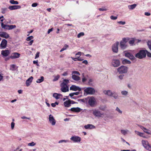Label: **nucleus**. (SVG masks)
Here are the masks:
<instances>
[{"instance_id":"cd10ccee","label":"nucleus","mask_w":151,"mask_h":151,"mask_svg":"<svg viewBox=\"0 0 151 151\" xmlns=\"http://www.w3.org/2000/svg\"><path fill=\"white\" fill-rule=\"evenodd\" d=\"M71 103V101H66L64 102V105L65 107H68L70 106Z\"/></svg>"},{"instance_id":"f704fd0d","label":"nucleus","mask_w":151,"mask_h":151,"mask_svg":"<svg viewBox=\"0 0 151 151\" xmlns=\"http://www.w3.org/2000/svg\"><path fill=\"white\" fill-rule=\"evenodd\" d=\"M121 132L122 134L125 135L127 133L129 132V130H121Z\"/></svg>"},{"instance_id":"f257e3e1","label":"nucleus","mask_w":151,"mask_h":151,"mask_svg":"<svg viewBox=\"0 0 151 151\" xmlns=\"http://www.w3.org/2000/svg\"><path fill=\"white\" fill-rule=\"evenodd\" d=\"M146 50H140L138 52L135 54V57L139 59H142L146 57Z\"/></svg>"},{"instance_id":"a211bd4d","label":"nucleus","mask_w":151,"mask_h":151,"mask_svg":"<svg viewBox=\"0 0 151 151\" xmlns=\"http://www.w3.org/2000/svg\"><path fill=\"white\" fill-rule=\"evenodd\" d=\"M61 86L62 87L61 88V90L62 92H65L68 91V87L67 85H61Z\"/></svg>"},{"instance_id":"f03ea898","label":"nucleus","mask_w":151,"mask_h":151,"mask_svg":"<svg viewBox=\"0 0 151 151\" xmlns=\"http://www.w3.org/2000/svg\"><path fill=\"white\" fill-rule=\"evenodd\" d=\"M103 93L104 94L109 96H112L115 99H117L118 96L117 94L114 93L112 91L110 90H105L103 91Z\"/></svg>"},{"instance_id":"393cba45","label":"nucleus","mask_w":151,"mask_h":151,"mask_svg":"<svg viewBox=\"0 0 151 151\" xmlns=\"http://www.w3.org/2000/svg\"><path fill=\"white\" fill-rule=\"evenodd\" d=\"M81 110V109L79 107L72 108L70 109L71 111L76 112H80Z\"/></svg>"},{"instance_id":"72a5a7b5","label":"nucleus","mask_w":151,"mask_h":151,"mask_svg":"<svg viewBox=\"0 0 151 151\" xmlns=\"http://www.w3.org/2000/svg\"><path fill=\"white\" fill-rule=\"evenodd\" d=\"M68 45H67L65 44L63 47L60 50V52H62L64 50H66L67 48L68 47Z\"/></svg>"},{"instance_id":"dca6fc26","label":"nucleus","mask_w":151,"mask_h":151,"mask_svg":"<svg viewBox=\"0 0 151 151\" xmlns=\"http://www.w3.org/2000/svg\"><path fill=\"white\" fill-rule=\"evenodd\" d=\"M0 36L6 39L8 38L9 37V35L7 33L5 32H0Z\"/></svg>"},{"instance_id":"9b49d317","label":"nucleus","mask_w":151,"mask_h":151,"mask_svg":"<svg viewBox=\"0 0 151 151\" xmlns=\"http://www.w3.org/2000/svg\"><path fill=\"white\" fill-rule=\"evenodd\" d=\"M48 119L50 123L52 126H54L55 125L56 123V120L52 115L50 114L49 115Z\"/></svg>"},{"instance_id":"69168bd1","label":"nucleus","mask_w":151,"mask_h":151,"mask_svg":"<svg viewBox=\"0 0 151 151\" xmlns=\"http://www.w3.org/2000/svg\"><path fill=\"white\" fill-rule=\"evenodd\" d=\"M52 30H53V28H51L50 29H49L48 31H47L48 34H49L52 31Z\"/></svg>"},{"instance_id":"4468645a","label":"nucleus","mask_w":151,"mask_h":151,"mask_svg":"<svg viewBox=\"0 0 151 151\" xmlns=\"http://www.w3.org/2000/svg\"><path fill=\"white\" fill-rule=\"evenodd\" d=\"M7 45V41L5 39H3L2 41L0 44V46L2 48H5Z\"/></svg>"},{"instance_id":"1a4fd4ad","label":"nucleus","mask_w":151,"mask_h":151,"mask_svg":"<svg viewBox=\"0 0 151 151\" xmlns=\"http://www.w3.org/2000/svg\"><path fill=\"white\" fill-rule=\"evenodd\" d=\"M88 103L90 106H94L96 103V100L94 97H91L89 98Z\"/></svg>"},{"instance_id":"052dcab7","label":"nucleus","mask_w":151,"mask_h":151,"mask_svg":"<svg viewBox=\"0 0 151 151\" xmlns=\"http://www.w3.org/2000/svg\"><path fill=\"white\" fill-rule=\"evenodd\" d=\"M82 63H83L85 64L86 65H87L88 63V62L86 60L83 61Z\"/></svg>"},{"instance_id":"58836bf2","label":"nucleus","mask_w":151,"mask_h":151,"mask_svg":"<svg viewBox=\"0 0 151 151\" xmlns=\"http://www.w3.org/2000/svg\"><path fill=\"white\" fill-rule=\"evenodd\" d=\"M59 78L60 76L58 75L57 76L55 77L54 79L53 80V81H57L58 79Z\"/></svg>"},{"instance_id":"c9c22d12","label":"nucleus","mask_w":151,"mask_h":151,"mask_svg":"<svg viewBox=\"0 0 151 151\" xmlns=\"http://www.w3.org/2000/svg\"><path fill=\"white\" fill-rule=\"evenodd\" d=\"M10 3L12 4H19L18 2L17 1H15L14 0H11L10 1Z\"/></svg>"},{"instance_id":"09e8293b","label":"nucleus","mask_w":151,"mask_h":151,"mask_svg":"<svg viewBox=\"0 0 151 151\" xmlns=\"http://www.w3.org/2000/svg\"><path fill=\"white\" fill-rule=\"evenodd\" d=\"M134 42V40H130L129 41V43L130 45H133Z\"/></svg>"},{"instance_id":"5fc2aeb1","label":"nucleus","mask_w":151,"mask_h":151,"mask_svg":"<svg viewBox=\"0 0 151 151\" xmlns=\"http://www.w3.org/2000/svg\"><path fill=\"white\" fill-rule=\"evenodd\" d=\"M117 23L119 24H121L122 25H124V24H125L126 23V22H123V21H122L118 22H117Z\"/></svg>"},{"instance_id":"0eeeda50","label":"nucleus","mask_w":151,"mask_h":151,"mask_svg":"<svg viewBox=\"0 0 151 151\" xmlns=\"http://www.w3.org/2000/svg\"><path fill=\"white\" fill-rule=\"evenodd\" d=\"M84 91L87 94L93 95L95 93V91L93 88L88 87L85 89Z\"/></svg>"},{"instance_id":"c03bdc74","label":"nucleus","mask_w":151,"mask_h":151,"mask_svg":"<svg viewBox=\"0 0 151 151\" xmlns=\"http://www.w3.org/2000/svg\"><path fill=\"white\" fill-rule=\"evenodd\" d=\"M68 142V141L67 140H62L59 141L58 142V143H63V142H64L65 143H66L67 142Z\"/></svg>"},{"instance_id":"bb28decb","label":"nucleus","mask_w":151,"mask_h":151,"mask_svg":"<svg viewBox=\"0 0 151 151\" xmlns=\"http://www.w3.org/2000/svg\"><path fill=\"white\" fill-rule=\"evenodd\" d=\"M122 63L123 64L126 65L127 64H130L131 63V62L126 59H124L122 60Z\"/></svg>"},{"instance_id":"4be33fe9","label":"nucleus","mask_w":151,"mask_h":151,"mask_svg":"<svg viewBox=\"0 0 151 151\" xmlns=\"http://www.w3.org/2000/svg\"><path fill=\"white\" fill-rule=\"evenodd\" d=\"M33 77L31 76L29 77L26 81V86H28L30 85L33 79Z\"/></svg>"},{"instance_id":"0e129e2a","label":"nucleus","mask_w":151,"mask_h":151,"mask_svg":"<svg viewBox=\"0 0 151 151\" xmlns=\"http://www.w3.org/2000/svg\"><path fill=\"white\" fill-rule=\"evenodd\" d=\"M73 93L74 95H78L80 93L79 92H76Z\"/></svg>"},{"instance_id":"bf43d9fd","label":"nucleus","mask_w":151,"mask_h":151,"mask_svg":"<svg viewBox=\"0 0 151 151\" xmlns=\"http://www.w3.org/2000/svg\"><path fill=\"white\" fill-rule=\"evenodd\" d=\"M21 118L23 119H30V118L27 117L25 116H23Z\"/></svg>"},{"instance_id":"864d4df0","label":"nucleus","mask_w":151,"mask_h":151,"mask_svg":"<svg viewBox=\"0 0 151 151\" xmlns=\"http://www.w3.org/2000/svg\"><path fill=\"white\" fill-rule=\"evenodd\" d=\"M124 76L123 75H120L118 76V77L120 79L122 80Z\"/></svg>"},{"instance_id":"c756f323","label":"nucleus","mask_w":151,"mask_h":151,"mask_svg":"<svg viewBox=\"0 0 151 151\" xmlns=\"http://www.w3.org/2000/svg\"><path fill=\"white\" fill-rule=\"evenodd\" d=\"M94 127L93 125L91 124H88L84 126V128L86 129H92Z\"/></svg>"},{"instance_id":"c85d7f7f","label":"nucleus","mask_w":151,"mask_h":151,"mask_svg":"<svg viewBox=\"0 0 151 151\" xmlns=\"http://www.w3.org/2000/svg\"><path fill=\"white\" fill-rule=\"evenodd\" d=\"M134 132L135 134L140 136V137H142L144 138L146 137L145 136H144V133H142L137 131H135Z\"/></svg>"},{"instance_id":"b1692460","label":"nucleus","mask_w":151,"mask_h":151,"mask_svg":"<svg viewBox=\"0 0 151 151\" xmlns=\"http://www.w3.org/2000/svg\"><path fill=\"white\" fill-rule=\"evenodd\" d=\"M139 127L141 129L143 130V131L147 134H151V133L150 132V131L148 129H146V128L142 126H140Z\"/></svg>"},{"instance_id":"680f3d73","label":"nucleus","mask_w":151,"mask_h":151,"mask_svg":"<svg viewBox=\"0 0 151 151\" xmlns=\"http://www.w3.org/2000/svg\"><path fill=\"white\" fill-rule=\"evenodd\" d=\"M68 75V73L67 72H65L62 75L64 76H67Z\"/></svg>"},{"instance_id":"a878e982","label":"nucleus","mask_w":151,"mask_h":151,"mask_svg":"<svg viewBox=\"0 0 151 151\" xmlns=\"http://www.w3.org/2000/svg\"><path fill=\"white\" fill-rule=\"evenodd\" d=\"M82 53L81 52H78L76 54V56L79 55V56H77V60L79 61H82L83 60V59H81L80 57L81 56Z\"/></svg>"},{"instance_id":"4d7b16f0","label":"nucleus","mask_w":151,"mask_h":151,"mask_svg":"<svg viewBox=\"0 0 151 151\" xmlns=\"http://www.w3.org/2000/svg\"><path fill=\"white\" fill-rule=\"evenodd\" d=\"M39 52H37L36 55L35 57V58H38L39 57Z\"/></svg>"},{"instance_id":"13d9d810","label":"nucleus","mask_w":151,"mask_h":151,"mask_svg":"<svg viewBox=\"0 0 151 151\" xmlns=\"http://www.w3.org/2000/svg\"><path fill=\"white\" fill-rule=\"evenodd\" d=\"M6 9H7L6 8L2 9V13H3V14L5 13V11H6Z\"/></svg>"},{"instance_id":"8fccbe9b","label":"nucleus","mask_w":151,"mask_h":151,"mask_svg":"<svg viewBox=\"0 0 151 151\" xmlns=\"http://www.w3.org/2000/svg\"><path fill=\"white\" fill-rule=\"evenodd\" d=\"M146 54L147 55V56L148 57H149L151 58V53L149 52L147 50H146Z\"/></svg>"},{"instance_id":"e433bc0d","label":"nucleus","mask_w":151,"mask_h":151,"mask_svg":"<svg viewBox=\"0 0 151 151\" xmlns=\"http://www.w3.org/2000/svg\"><path fill=\"white\" fill-rule=\"evenodd\" d=\"M121 94L122 95L124 96H126L128 94V92L126 91H121Z\"/></svg>"},{"instance_id":"7ed1b4c3","label":"nucleus","mask_w":151,"mask_h":151,"mask_svg":"<svg viewBox=\"0 0 151 151\" xmlns=\"http://www.w3.org/2000/svg\"><path fill=\"white\" fill-rule=\"evenodd\" d=\"M92 113L96 117L99 118L100 117L103 118L104 116V113L98 109H94L92 110Z\"/></svg>"},{"instance_id":"39448f33","label":"nucleus","mask_w":151,"mask_h":151,"mask_svg":"<svg viewBox=\"0 0 151 151\" xmlns=\"http://www.w3.org/2000/svg\"><path fill=\"white\" fill-rule=\"evenodd\" d=\"M128 68L126 66L122 65L119 67L117 69L118 72L120 74L127 73L128 71Z\"/></svg>"},{"instance_id":"de8ad7c7","label":"nucleus","mask_w":151,"mask_h":151,"mask_svg":"<svg viewBox=\"0 0 151 151\" xmlns=\"http://www.w3.org/2000/svg\"><path fill=\"white\" fill-rule=\"evenodd\" d=\"M129 58L132 60H134L135 59L134 57L132 54L130 55Z\"/></svg>"},{"instance_id":"20e7f679","label":"nucleus","mask_w":151,"mask_h":151,"mask_svg":"<svg viewBox=\"0 0 151 151\" xmlns=\"http://www.w3.org/2000/svg\"><path fill=\"white\" fill-rule=\"evenodd\" d=\"M71 75L72 78L73 80L78 81L80 80V78L79 76L80 75V74L78 71H73Z\"/></svg>"},{"instance_id":"2f4dec72","label":"nucleus","mask_w":151,"mask_h":151,"mask_svg":"<svg viewBox=\"0 0 151 151\" xmlns=\"http://www.w3.org/2000/svg\"><path fill=\"white\" fill-rule=\"evenodd\" d=\"M69 83V81L68 79H64L63 82L61 83V85H67Z\"/></svg>"},{"instance_id":"473e14b6","label":"nucleus","mask_w":151,"mask_h":151,"mask_svg":"<svg viewBox=\"0 0 151 151\" xmlns=\"http://www.w3.org/2000/svg\"><path fill=\"white\" fill-rule=\"evenodd\" d=\"M44 78L43 76H41L40 77V79H38L36 81L37 83H40L44 81Z\"/></svg>"},{"instance_id":"9d476101","label":"nucleus","mask_w":151,"mask_h":151,"mask_svg":"<svg viewBox=\"0 0 151 151\" xmlns=\"http://www.w3.org/2000/svg\"><path fill=\"white\" fill-rule=\"evenodd\" d=\"M111 65L114 67H117L120 65L119 60L118 59H113L111 62Z\"/></svg>"},{"instance_id":"6ab92c4d","label":"nucleus","mask_w":151,"mask_h":151,"mask_svg":"<svg viewBox=\"0 0 151 151\" xmlns=\"http://www.w3.org/2000/svg\"><path fill=\"white\" fill-rule=\"evenodd\" d=\"M21 6L19 5H13L9 6L8 9L10 10H13L20 9Z\"/></svg>"},{"instance_id":"f8f14e48","label":"nucleus","mask_w":151,"mask_h":151,"mask_svg":"<svg viewBox=\"0 0 151 151\" xmlns=\"http://www.w3.org/2000/svg\"><path fill=\"white\" fill-rule=\"evenodd\" d=\"M119 45V42H116L112 46V51L115 52L117 53L118 52V45Z\"/></svg>"},{"instance_id":"5701e85b","label":"nucleus","mask_w":151,"mask_h":151,"mask_svg":"<svg viewBox=\"0 0 151 151\" xmlns=\"http://www.w3.org/2000/svg\"><path fill=\"white\" fill-rule=\"evenodd\" d=\"M120 46L121 49L124 50L127 47V45L126 43H124L121 41L120 42Z\"/></svg>"},{"instance_id":"79ce46f5","label":"nucleus","mask_w":151,"mask_h":151,"mask_svg":"<svg viewBox=\"0 0 151 151\" xmlns=\"http://www.w3.org/2000/svg\"><path fill=\"white\" fill-rule=\"evenodd\" d=\"M128 41V39L125 38H123L122 39V40L121 41L122 42H123L124 43H126V42H127Z\"/></svg>"},{"instance_id":"4c0bfd02","label":"nucleus","mask_w":151,"mask_h":151,"mask_svg":"<svg viewBox=\"0 0 151 151\" xmlns=\"http://www.w3.org/2000/svg\"><path fill=\"white\" fill-rule=\"evenodd\" d=\"M115 110L120 114H122V111L118 107H116Z\"/></svg>"},{"instance_id":"6e6d98bb","label":"nucleus","mask_w":151,"mask_h":151,"mask_svg":"<svg viewBox=\"0 0 151 151\" xmlns=\"http://www.w3.org/2000/svg\"><path fill=\"white\" fill-rule=\"evenodd\" d=\"M38 5V4L37 3H33L32 5V6L33 7H35L37 6Z\"/></svg>"},{"instance_id":"49530a36","label":"nucleus","mask_w":151,"mask_h":151,"mask_svg":"<svg viewBox=\"0 0 151 151\" xmlns=\"http://www.w3.org/2000/svg\"><path fill=\"white\" fill-rule=\"evenodd\" d=\"M147 45L148 46L149 48L151 50V42H147Z\"/></svg>"},{"instance_id":"423d86ee","label":"nucleus","mask_w":151,"mask_h":151,"mask_svg":"<svg viewBox=\"0 0 151 151\" xmlns=\"http://www.w3.org/2000/svg\"><path fill=\"white\" fill-rule=\"evenodd\" d=\"M1 27L2 28L7 30H11L16 27L15 25H9L5 24L3 22L1 23Z\"/></svg>"},{"instance_id":"603ef678","label":"nucleus","mask_w":151,"mask_h":151,"mask_svg":"<svg viewBox=\"0 0 151 151\" xmlns=\"http://www.w3.org/2000/svg\"><path fill=\"white\" fill-rule=\"evenodd\" d=\"M110 18L112 19L115 20L117 19V17H114L113 16H111L110 17Z\"/></svg>"},{"instance_id":"f3484780","label":"nucleus","mask_w":151,"mask_h":151,"mask_svg":"<svg viewBox=\"0 0 151 151\" xmlns=\"http://www.w3.org/2000/svg\"><path fill=\"white\" fill-rule=\"evenodd\" d=\"M20 54L17 52H14L12 54L10 57L11 59H15L19 58L20 57Z\"/></svg>"},{"instance_id":"3c124183","label":"nucleus","mask_w":151,"mask_h":151,"mask_svg":"<svg viewBox=\"0 0 151 151\" xmlns=\"http://www.w3.org/2000/svg\"><path fill=\"white\" fill-rule=\"evenodd\" d=\"M15 124L14 122H12L11 124V127L12 129H14V127Z\"/></svg>"},{"instance_id":"e2e57ef3","label":"nucleus","mask_w":151,"mask_h":151,"mask_svg":"<svg viewBox=\"0 0 151 151\" xmlns=\"http://www.w3.org/2000/svg\"><path fill=\"white\" fill-rule=\"evenodd\" d=\"M37 62H38V61L37 60H36V61H33V63L34 64H37V66H39V64L37 63Z\"/></svg>"},{"instance_id":"37998d69","label":"nucleus","mask_w":151,"mask_h":151,"mask_svg":"<svg viewBox=\"0 0 151 151\" xmlns=\"http://www.w3.org/2000/svg\"><path fill=\"white\" fill-rule=\"evenodd\" d=\"M84 35V33L83 32H81L79 33L77 35L78 38H80L81 36H83Z\"/></svg>"},{"instance_id":"412c9836","label":"nucleus","mask_w":151,"mask_h":151,"mask_svg":"<svg viewBox=\"0 0 151 151\" xmlns=\"http://www.w3.org/2000/svg\"><path fill=\"white\" fill-rule=\"evenodd\" d=\"M62 96V95L61 94L57 93H54L53 94V96L56 99H58L61 98Z\"/></svg>"},{"instance_id":"2eb2a0df","label":"nucleus","mask_w":151,"mask_h":151,"mask_svg":"<svg viewBox=\"0 0 151 151\" xmlns=\"http://www.w3.org/2000/svg\"><path fill=\"white\" fill-rule=\"evenodd\" d=\"M70 139L74 142H80L81 140L80 137L78 136H73L70 138Z\"/></svg>"},{"instance_id":"a19ab883","label":"nucleus","mask_w":151,"mask_h":151,"mask_svg":"<svg viewBox=\"0 0 151 151\" xmlns=\"http://www.w3.org/2000/svg\"><path fill=\"white\" fill-rule=\"evenodd\" d=\"M132 55L130 53H129V52L125 53L124 54L125 56L126 57H128V58H129V57H130V55Z\"/></svg>"},{"instance_id":"a18cd8bd","label":"nucleus","mask_w":151,"mask_h":151,"mask_svg":"<svg viewBox=\"0 0 151 151\" xmlns=\"http://www.w3.org/2000/svg\"><path fill=\"white\" fill-rule=\"evenodd\" d=\"M33 36H31L27 37L26 40L27 41L31 40V39H33Z\"/></svg>"},{"instance_id":"338daca9","label":"nucleus","mask_w":151,"mask_h":151,"mask_svg":"<svg viewBox=\"0 0 151 151\" xmlns=\"http://www.w3.org/2000/svg\"><path fill=\"white\" fill-rule=\"evenodd\" d=\"M33 41H34V40H31L29 42V43H28V44L30 45H31L32 44V43H33Z\"/></svg>"},{"instance_id":"6e6552de","label":"nucleus","mask_w":151,"mask_h":151,"mask_svg":"<svg viewBox=\"0 0 151 151\" xmlns=\"http://www.w3.org/2000/svg\"><path fill=\"white\" fill-rule=\"evenodd\" d=\"M142 142L145 148L149 151H151V145H149L147 141L142 140Z\"/></svg>"},{"instance_id":"aec40b11","label":"nucleus","mask_w":151,"mask_h":151,"mask_svg":"<svg viewBox=\"0 0 151 151\" xmlns=\"http://www.w3.org/2000/svg\"><path fill=\"white\" fill-rule=\"evenodd\" d=\"M10 54V52L9 50H3L1 51V54L4 57L8 56Z\"/></svg>"},{"instance_id":"774afa93","label":"nucleus","mask_w":151,"mask_h":151,"mask_svg":"<svg viewBox=\"0 0 151 151\" xmlns=\"http://www.w3.org/2000/svg\"><path fill=\"white\" fill-rule=\"evenodd\" d=\"M145 15L147 16H149L150 15V13L147 12H145Z\"/></svg>"},{"instance_id":"ea45409f","label":"nucleus","mask_w":151,"mask_h":151,"mask_svg":"<svg viewBox=\"0 0 151 151\" xmlns=\"http://www.w3.org/2000/svg\"><path fill=\"white\" fill-rule=\"evenodd\" d=\"M35 143L33 142H32L31 143H29L28 144V145L29 146H35Z\"/></svg>"},{"instance_id":"7c9ffc66","label":"nucleus","mask_w":151,"mask_h":151,"mask_svg":"<svg viewBox=\"0 0 151 151\" xmlns=\"http://www.w3.org/2000/svg\"><path fill=\"white\" fill-rule=\"evenodd\" d=\"M137 6L136 4H134L128 6V8L130 10L134 9Z\"/></svg>"},{"instance_id":"ddd939ff","label":"nucleus","mask_w":151,"mask_h":151,"mask_svg":"<svg viewBox=\"0 0 151 151\" xmlns=\"http://www.w3.org/2000/svg\"><path fill=\"white\" fill-rule=\"evenodd\" d=\"M70 90H73L75 91H80L81 90V89L79 87L76 86L75 85H72L70 88Z\"/></svg>"}]
</instances>
